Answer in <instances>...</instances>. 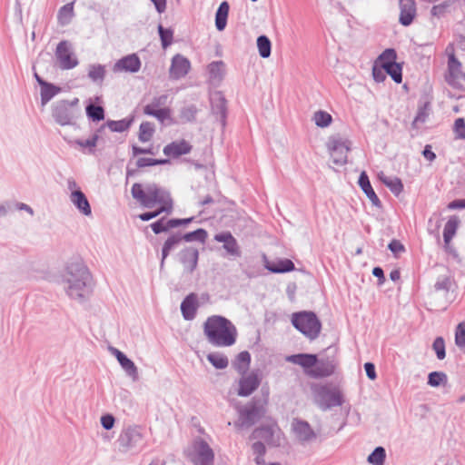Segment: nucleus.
Instances as JSON below:
<instances>
[{
	"label": "nucleus",
	"mask_w": 465,
	"mask_h": 465,
	"mask_svg": "<svg viewBox=\"0 0 465 465\" xmlns=\"http://www.w3.org/2000/svg\"><path fill=\"white\" fill-rule=\"evenodd\" d=\"M62 282L66 294L78 302H84L93 291V276L81 258H72L66 262Z\"/></svg>",
	"instance_id": "f257e3e1"
},
{
	"label": "nucleus",
	"mask_w": 465,
	"mask_h": 465,
	"mask_svg": "<svg viewBox=\"0 0 465 465\" xmlns=\"http://www.w3.org/2000/svg\"><path fill=\"white\" fill-rule=\"evenodd\" d=\"M131 193L133 198L145 208L160 205L161 211H166V213L172 211L173 201L170 193L155 183H149L144 187L138 183H134Z\"/></svg>",
	"instance_id": "f03ea898"
},
{
	"label": "nucleus",
	"mask_w": 465,
	"mask_h": 465,
	"mask_svg": "<svg viewBox=\"0 0 465 465\" xmlns=\"http://www.w3.org/2000/svg\"><path fill=\"white\" fill-rule=\"evenodd\" d=\"M204 334L210 343L217 347H228L235 343L237 331L226 318L211 316L204 323Z\"/></svg>",
	"instance_id": "7ed1b4c3"
},
{
	"label": "nucleus",
	"mask_w": 465,
	"mask_h": 465,
	"mask_svg": "<svg viewBox=\"0 0 465 465\" xmlns=\"http://www.w3.org/2000/svg\"><path fill=\"white\" fill-rule=\"evenodd\" d=\"M78 103V98L72 101L60 100L54 103L52 106V116L55 123L61 126L78 128L76 124V119L80 115Z\"/></svg>",
	"instance_id": "20e7f679"
},
{
	"label": "nucleus",
	"mask_w": 465,
	"mask_h": 465,
	"mask_svg": "<svg viewBox=\"0 0 465 465\" xmlns=\"http://www.w3.org/2000/svg\"><path fill=\"white\" fill-rule=\"evenodd\" d=\"M351 147V141L348 136L340 133L331 134L326 142V148L332 163L339 166L347 163Z\"/></svg>",
	"instance_id": "39448f33"
},
{
	"label": "nucleus",
	"mask_w": 465,
	"mask_h": 465,
	"mask_svg": "<svg viewBox=\"0 0 465 465\" xmlns=\"http://www.w3.org/2000/svg\"><path fill=\"white\" fill-rule=\"evenodd\" d=\"M293 326L310 340L316 339L321 331L322 324L315 313L312 312H301L292 316Z\"/></svg>",
	"instance_id": "423d86ee"
},
{
	"label": "nucleus",
	"mask_w": 465,
	"mask_h": 465,
	"mask_svg": "<svg viewBox=\"0 0 465 465\" xmlns=\"http://www.w3.org/2000/svg\"><path fill=\"white\" fill-rule=\"evenodd\" d=\"M314 401L319 408L326 411L332 407L341 406L343 397L341 391L329 385H318L313 388Z\"/></svg>",
	"instance_id": "0eeeda50"
},
{
	"label": "nucleus",
	"mask_w": 465,
	"mask_h": 465,
	"mask_svg": "<svg viewBox=\"0 0 465 465\" xmlns=\"http://www.w3.org/2000/svg\"><path fill=\"white\" fill-rule=\"evenodd\" d=\"M188 457L194 465H213L214 452L201 438L195 439L188 450Z\"/></svg>",
	"instance_id": "6e6552de"
},
{
	"label": "nucleus",
	"mask_w": 465,
	"mask_h": 465,
	"mask_svg": "<svg viewBox=\"0 0 465 465\" xmlns=\"http://www.w3.org/2000/svg\"><path fill=\"white\" fill-rule=\"evenodd\" d=\"M291 430L294 440L302 446L313 443L318 438L317 432L309 422L299 418H294L292 420Z\"/></svg>",
	"instance_id": "1a4fd4ad"
},
{
	"label": "nucleus",
	"mask_w": 465,
	"mask_h": 465,
	"mask_svg": "<svg viewBox=\"0 0 465 465\" xmlns=\"http://www.w3.org/2000/svg\"><path fill=\"white\" fill-rule=\"evenodd\" d=\"M251 440L261 441L264 447L265 444L275 447L281 444L282 432L277 424L272 423L255 429L251 435Z\"/></svg>",
	"instance_id": "9d476101"
},
{
	"label": "nucleus",
	"mask_w": 465,
	"mask_h": 465,
	"mask_svg": "<svg viewBox=\"0 0 465 465\" xmlns=\"http://www.w3.org/2000/svg\"><path fill=\"white\" fill-rule=\"evenodd\" d=\"M118 443L123 451L138 449L143 444V434L138 427H128L120 434Z\"/></svg>",
	"instance_id": "9b49d317"
},
{
	"label": "nucleus",
	"mask_w": 465,
	"mask_h": 465,
	"mask_svg": "<svg viewBox=\"0 0 465 465\" xmlns=\"http://www.w3.org/2000/svg\"><path fill=\"white\" fill-rule=\"evenodd\" d=\"M55 58L58 67L62 70H70L78 65V59L67 41H62L57 45Z\"/></svg>",
	"instance_id": "f8f14e48"
},
{
	"label": "nucleus",
	"mask_w": 465,
	"mask_h": 465,
	"mask_svg": "<svg viewBox=\"0 0 465 465\" xmlns=\"http://www.w3.org/2000/svg\"><path fill=\"white\" fill-rule=\"evenodd\" d=\"M261 417L260 410L256 406L244 407L239 411V417L234 422V427L241 430L243 428H250Z\"/></svg>",
	"instance_id": "ddd939ff"
},
{
	"label": "nucleus",
	"mask_w": 465,
	"mask_h": 465,
	"mask_svg": "<svg viewBox=\"0 0 465 465\" xmlns=\"http://www.w3.org/2000/svg\"><path fill=\"white\" fill-rule=\"evenodd\" d=\"M110 351L116 358L122 369L132 381L136 382L139 381V371L134 362L116 348L111 347Z\"/></svg>",
	"instance_id": "4468645a"
},
{
	"label": "nucleus",
	"mask_w": 465,
	"mask_h": 465,
	"mask_svg": "<svg viewBox=\"0 0 465 465\" xmlns=\"http://www.w3.org/2000/svg\"><path fill=\"white\" fill-rule=\"evenodd\" d=\"M178 259L183 267L184 272L192 273L198 264V249L193 246L185 247L178 253Z\"/></svg>",
	"instance_id": "2eb2a0df"
},
{
	"label": "nucleus",
	"mask_w": 465,
	"mask_h": 465,
	"mask_svg": "<svg viewBox=\"0 0 465 465\" xmlns=\"http://www.w3.org/2000/svg\"><path fill=\"white\" fill-rule=\"evenodd\" d=\"M141 68V60L135 54H128L119 59L113 66L114 73H137Z\"/></svg>",
	"instance_id": "dca6fc26"
},
{
	"label": "nucleus",
	"mask_w": 465,
	"mask_h": 465,
	"mask_svg": "<svg viewBox=\"0 0 465 465\" xmlns=\"http://www.w3.org/2000/svg\"><path fill=\"white\" fill-rule=\"evenodd\" d=\"M191 68L190 61L182 54H175L169 70L170 78L178 80L184 77Z\"/></svg>",
	"instance_id": "f3484780"
},
{
	"label": "nucleus",
	"mask_w": 465,
	"mask_h": 465,
	"mask_svg": "<svg viewBox=\"0 0 465 465\" xmlns=\"http://www.w3.org/2000/svg\"><path fill=\"white\" fill-rule=\"evenodd\" d=\"M260 382L258 375L253 372L242 375L238 381L237 394L241 397L250 396L259 387Z\"/></svg>",
	"instance_id": "a211bd4d"
},
{
	"label": "nucleus",
	"mask_w": 465,
	"mask_h": 465,
	"mask_svg": "<svg viewBox=\"0 0 465 465\" xmlns=\"http://www.w3.org/2000/svg\"><path fill=\"white\" fill-rule=\"evenodd\" d=\"M286 361L301 366L304 373L309 376V371L317 363V356L315 354L299 353L289 355L285 358Z\"/></svg>",
	"instance_id": "6ab92c4d"
},
{
	"label": "nucleus",
	"mask_w": 465,
	"mask_h": 465,
	"mask_svg": "<svg viewBox=\"0 0 465 465\" xmlns=\"http://www.w3.org/2000/svg\"><path fill=\"white\" fill-rule=\"evenodd\" d=\"M99 135L94 134L90 138L83 139H73L68 135H64V139L74 148L82 151L83 153H93L97 144Z\"/></svg>",
	"instance_id": "aec40b11"
},
{
	"label": "nucleus",
	"mask_w": 465,
	"mask_h": 465,
	"mask_svg": "<svg viewBox=\"0 0 465 465\" xmlns=\"http://www.w3.org/2000/svg\"><path fill=\"white\" fill-rule=\"evenodd\" d=\"M192 145L184 139L177 140L167 144L163 148V153L166 156L177 158L191 152Z\"/></svg>",
	"instance_id": "412c9836"
},
{
	"label": "nucleus",
	"mask_w": 465,
	"mask_h": 465,
	"mask_svg": "<svg viewBox=\"0 0 465 465\" xmlns=\"http://www.w3.org/2000/svg\"><path fill=\"white\" fill-rule=\"evenodd\" d=\"M214 240L219 242H223V248L232 256H240L241 250L237 243L236 239L231 232H225L214 235Z\"/></svg>",
	"instance_id": "4be33fe9"
},
{
	"label": "nucleus",
	"mask_w": 465,
	"mask_h": 465,
	"mask_svg": "<svg viewBox=\"0 0 465 465\" xmlns=\"http://www.w3.org/2000/svg\"><path fill=\"white\" fill-rule=\"evenodd\" d=\"M400 23L405 26L410 25L416 15L414 0H400Z\"/></svg>",
	"instance_id": "5701e85b"
},
{
	"label": "nucleus",
	"mask_w": 465,
	"mask_h": 465,
	"mask_svg": "<svg viewBox=\"0 0 465 465\" xmlns=\"http://www.w3.org/2000/svg\"><path fill=\"white\" fill-rule=\"evenodd\" d=\"M198 306L197 295L195 293L187 295L181 304V312L183 318L187 321L194 319Z\"/></svg>",
	"instance_id": "b1692460"
},
{
	"label": "nucleus",
	"mask_w": 465,
	"mask_h": 465,
	"mask_svg": "<svg viewBox=\"0 0 465 465\" xmlns=\"http://www.w3.org/2000/svg\"><path fill=\"white\" fill-rule=\"evenodd\" d=\"M209 81L215 85H218L224 79L226 74V66L223 61L212 62L208 67Z\"/></svg>",
	"instance_id": "393cba45"
},
{
	"label": "nucleus",
	"mask_w": 465,
	"mask_h": 465,
	"mask_svg": "<svg viewBox=\"0 0 465 465\" xmlns=\"http://www.w3.org/2000/svg\"><path fill=\"white\" fill-rule=\"evenodd\" d=\"M448 71H449V74L446 76V80L450 84L455 85L458 83V81L460 79V77L462 76V73H461V64L455 57L454 54H450L449 55Z\"/></svg>",
	"instance_id": "a878e982"
},
{
	"label": "nucleus",
	"mask_w": 465,
	"mask_h": 465,
	"mask_svg": "<svg viewBox=\"0 0 465 465\" xmlns=\"http://www.w3.org/2000/svg\"><path fill=\"white\" fill-rule=\"evenodd\" d=\"M358 183L371 203L380 208L381 206V201L372 189L369 177L365 172H361L360 174Z\"/></svg>",
	"instance_id": "bb28decb"
},
{
	"label": "nucleus",
	"mask_w": 465,
	"mask_h": 465,
	"mask_svg": "<svg viewBox=\"0 0 465 465\" xmlns=\"http://www.w3.org/2000/svg\"><path fill=\"white\" fill-rule=\"evenodd\" d=\"M193 220V217L186 219H172L167 222H163V220H161L153 223L151 227L153 232L158 234L160 232L167 231L170 228H174L179 225L187 224L191 223Z\"/></svg>",
	"instance_id": "cd10ccee"
},
{
	"label": "nucleus",
	"mask_w": 465,
	"mask_h": 465,
	"mask_svg": "<svg viewBox=\"0 0 465 465\" xmlns=\"http://www.w3.org/2000/svg\"><path fill=\"white\" fill-rule=\"evenodd\" d=\"M212 110L220 119L222 125H225L226 100L221 94H215L212 97Z\"/></svg>",
	"instance_id": "c85d7f7f"
},
{
	"label": "nucleus",
	"mask_w": 465,
	"mask_h": 465,
	"mask_svg": "<svg viewBox=\"0 0 465 465\" xmlns=\"http://www.w3.org/2000/svg\"><path fill=\"white\" fill-rule=\"evenodd\" d=\"M70 202L77 208V210L85 216L92 213L90 203L83 192L69 194Z\"/></svg>",
	"instance_id": "c756f323"
},
{
	"label": "nucleus",
	"mask_w": 465,
	"mask_h": 465,
	"mask_svg": "<svg viewBox=\"0 0 465 465\" xmlns=\"http://www.w3.org/2000/svg\"><path fill=\"white\" fill-rule=\"evenodd\" d=\"M265 268L273 273H283L292 272L295 269L294 263L289 259H281L276 262H265Z\"/></svg>",
	"instance_id": "7c9ffc66"
},
{
	"label": "nucleus",
	"mask_w": 465,
	"mask_h": 465,
	"mask_svg": "<svg viewBox=\"0 0 465 465\" xmlns=\"http://www.w3.org/2000/svg\"><path fill=\"white\" fill-rule=\"evenodd\" d=\"M309 377L318 379L328 377L334 371V365L330 361H320L312 367V371H309Z\"/></svg>",
	"instance_id": "2f4dec72"
},
{
	"label": "nucleus",
	"mask_w": 465,
	"mask_h": 465,
	"mask_svg": "<svg viewBox=\"0 0 465 465\" xmlns=\"http://www.w3.org/2000/svg\"><path fill=\"white\" fill-rule=\"evenodd\" d=\"M453 282L450 272H445L444 273L438 276L434 284V290L439 294L445 296L449 293L452 288Z\"/></svg>",
	"instance_id": "473e14b6"
},
{
	"label": "nucleus",
	"mask_w": 465,
	"mask_h": 465,
	"mask_svg": "<svg viewBox=\"0 0 465 465\" xmlns=\"http://www.w3.org/2000/svg\"><path fill=\"white\" fill-rule=\"evenodd\" d=\"M251 450L256 465H282L280 462H271L265 460L264 454L266 452V448L261 441H254L251 445Z\"/></svg>",
	"instance_id": "72a5a7b5"
},
{
	"label": "nucleus",
	"mask_w": 465,
	"mask_h": 465,
	"mask_svg": "<svg viewBox=\"0 0 465 465\" xmlns=\"http://www.w3.org/2000/svg\"><path fill=\"white\" fill-rule=\"evenodd\" d=\"M229 9V4L226 1L219 5L215 14V26L218 31H223L226 27Z\"/></svg>",
	"instance_id": "f704fd0d"
},
{
	"label": "nucleus",
	"mask_w": 465,
	"mask_h": 465,
	"mask_svg": "<svg viewBox=\"0 0 465 465\" xmlns=\"http://www.w3.org/2000/svg\"><path fill=\"white\" fill-rule=\"evenodd\" d=\"M380 180L385 184L392 193L398 196L403 190V184L398 177L387 176L383 173L379 175Z\"/></svg>",
	"instance_id": "c9c22d12"
},
{
	"label": "nucleus",
	"mask_w": 465,
	"mask_h": 465,
	"mask_svg": "<svg viewBox=\"0 0 465 465\" xmlns=\"http://www.w3.org/2000/svg\"><path fill=\"white\" fill-rule=\"evenodd\" d=\"M312 121L314 124L319 128H327L329 127L332 122V116L324 110H317L313 113Z\"/></svg>",
	"instance_id": "e433bc0d"
},
{
	"label": "nucleus",
	"mask_w": 465,
	"mask_h": 465,
	"mask_svg": "<svg viewBox=\"0 0 465 465\" xmlns=\"http://www.w3.org/2000/svg\"><path fill=\"white\" fill-rule=\"evenodd\" d=\"M60 92L61 88L53 84H43V86L41 87L40 91L41 104L45 106L52 98H54Z\"/></svg>",
	"instance_id": "4c0bfd02"
},
{
	"label": "nucleus",
	"mask_w": 465,
	"mask_h": 465,
	"mask_svg": "<svg viewBox=\"0 0 465 465\" xmlns=\"http://www.w3.org/2000/svg\"><path fill=\"white\" fill-rule=\"evenodd\" d=\"M459 225V219L456 216H452L446 223L444 230H443V239L446 247L449 246L451 239L456 233L457 228Z\"/></svg>",
	"instance_id": "58836bf2"
},
{
	"label": "nucleus",
	"mask_w": 465,
	"mask_h": 465,
	"mask_svg": "<svg viewBox=\"0 0 465 465\" xmlns=\"http://www.w3.org/2000/svg\"><path fill=\"white\" fill-rule=\"evenodd\" d=\"M74 15V3H69L62 6L57 15L58 23L61 25H67Z\"/></svg>",
	"instance_id": "ea45409f"
},
{
	"label": "nucleus",
	"mask_w": 465,
	"mask_h": 465,
	"mask_svg": "<svg viewBox=\"0 0 465 465\" xmlns=\"http://www.w3.org/2000/svg\"><path fill=\"white\" fill-rule=\"evenodd\" d=\"M183 241L181 235H172L170 236L165 242L163 243V249H162V261H161V266H163L164 260L169 255V252L174 249L181 242Z\"/></svg>",
	"instance_id": "a19ab883"
},
{
	"label": "nucleus",
	"mask_w": 465,
	"mask_h": 465,
	"mask_svg": "<svg viewBox=\"0 0 465 465\" xmlns=\"http://www.w3.org/2000/svg\"><path fill=\"white\" fill-rule=\"evenodd\" d=\"M207 360L216 369H225L229 361L225 355L220 352H212L207 355Z\"/></svg>",
	"instance_id": "79ce46f5"
},
{
	"label": "nucleus",
	"mask_w": 465,
	"mask_h": 465,
	"mask_svg": "<svg viewBox=\"0 0 465 465\" xmlns=\"http://www.w3.org/2000/svg\"><path fill=\"white\" fill-rule=\"evenodd\" d=\"M257 48L261 57L268 58L271 55L272 44L266 35H260L257 38Z\"/></svg>",
	"instance_id": "37998d69"
},
{
	"label": "nucleus",
	"mask_w": 465,
	"mask_h": 465,
	"mask_svg": "<svg viewBox=\"0 0 465 465\" xmlns=\"http://www.w3.org/2000/svg\"><path fill=\"white\" fill-rule=\"evenodd\" d=\"M447 382L448 377L442 371H432L428 376V384L430 387L446 386Z\"/></svg>",
	"instance_id": "c03bdc74"
},
{
	"label": "nucleus",
	"mask_w": 465,
	"mask_h": 465,
	"mask_svg": "<svg viewBox=\"0 0 465 465\" xmlns=\"http://www.w3.org/2000/svg\"><path fill=\"white\" fill-rule=\"evenodd\" d=\"M105 76V69L101 64H91L88 70V77L95 83H102Z\"/></svg>",
	"instance_id": "a18cd8bd"
},
{
	"label": "nucleus",
	"mask_w": 465,
	"mask_h": 465,
	"mask_svg": "<svg viewBox=\"0 0 465 465\" xmlns=\"http://www.w3.org/2000/svg\"><path fill=\"white\" fill-rule=\"evenodd\" d=\"M386 459V451L383 447H377L368 456L367 460L371 465H383Z\"/></svg>",
	"instance_id": "49530a36"
},
{
	"label": "nucleus",
	"mask_w": 465,
	"mask_h": 465,
	"mask_svg": "<svg viewBox=\"0 0 465 465\" xmlns=\"http://www.w3.org/2000/svg\"><path fill=\"white\" fill-rule=\"evenodd\" d=\"M134 121V117L122 119L119 121H108L107 126L112 132H124L126 131Z\"/></svg>",
	"instance_id": "de8ad7c7"
},
{
	"label": "nucleus",
	"mask_w": 465,
	"mask_h": 465,
	"mask_svg": "<svg viewBox=\"0 0 465 465\" xmlns=\"http://www.w3.org/2000/svg\"><path fill=\"white\" fill-rule=\"evenodd\" d=\"M251 356L248 351H242L238 354L235 362L233 363L234 368L240 373H243L249 367Z\"/></svg>",
	"instance_id": "09e8293b"
},
{
	"label": "nucleus",
	"mask_w": 465,
	"mask_h": 465,
	"mask_svg": "<svg viewBox=\"0 0 465 465\" xmlns=\"http://www.w3.org/2000/svg\"><path fill=\"white\" fill-rule=\"evenodd\" d=\"M154 133V126L150 122L142 123L139 128V140L141 142H148Z\"/></svg>",
	"instance_id": "8fccbe9b"
},
{
	"label": "nucleus",
	"mask_w": 465,
	"mask_h": 465,
	"mask_svg": "<svg viewBox=\"0 0 465 465\" xmlns=\"http://www.w3.org/2000/svg\"><path fill=\"white\" fill-rule=\"evenodd\" d=\"M396 52L394 49H386L377 59L375 64L381 65V67L387 66V64H391L395 63L396 61Z\"/></svg>",
	"instance_id": "3c124183"
},
{
	"label": "nucleus",
	"mask_w": 465,
	"mask_h": 465,
	"mask_svg": "<svg viewBox=\"0 0 465 465\" xmlns=\"http://www.w3.org/2000/svg\"><path fill=\"white\" fill-rule=\"evenodd\" d=\"M385 69L386 74H388L394 82L397 84L401 83L402 75H401V66L396 62L391 64H387V66L383 67Z\"/></svg>",
	"instance_id": "603ef678"
},
{
	"label": "nucleus",
	"mask_w": 465,
	"mask_h": 465,
	"mask_svg": "<svg viewBox=\"0 0 465 465\" xmlns=\"http://www.w3.org/2000/svg\"><path fill=\"white\" fill-rule=\"evenodd\" d=\"M167 100H168L167 94H162L157 97H154L151 101V103H149L148 104H146L144 106L143 112L163 109V107H162V106H164L166 104Z\"/></svg>",
	"instance_id": "864d4df0"
},
{
	"label": "nucleus",
	"mask_w": 465,
	"mask_h": 465,
	"mask_svg": "<svg viewBox=\"0 0 465 465\" xmlns=\"http://www.w3.org/2000/svg\"><path fill=\"white\" fill-rule=\"evenodd\" d=\"M181 236L185 242L199 241L203 243L207 238V232L203 229H197L194 232H191Z\"/></svg>",
	"instance_id": "5fc2aeb1"
},
{
	"label": "nucleus",
	"mask_w": 465,
	"mask_h": 465,
	"mask_svg": "<svg viewBox=\"0 0 465 465\" xmlns=\"http://www.w3.org/2000/svg\"><path fill=\"white\" fill-rule=\"evenodd\" d=\"M455 344L465 352V322H460L456 328Z\"/></svg>",
	"instance_id": "6e6d98bb"
},
{
	"label": "nucleus",
	"mask_w": 465,
	"mask_h": 465,
	"mask_svg": "<svg viewBox=\"0 0 465 465\" xmlns=\"http://www.w3.org/2000/svg\"><path fill=\"white\" fill-rule=\"evenodd\" d=\"M143 113L147 115L155 117L161 123H163L165 120L171 119V109L168 107H163V109L148 111Z\"/></svg>",
	"instance_id": "4d7b16f0"
},
{
	"label": "nucleus",
	"mask_w": 465,
	"mask_h": 465,
	"mask_svg": "<svg viewBox=\"0 0 465 465\" xmlns=\"http://www.w3.org/2000/svg\"><path fill=\"white\" fill-rule=\"evenodd\" d=\"M86 114L88 117L92 118L94 121H101L104 118L103 107L95 106L94 104H89L86 107Z\"/></svg>",
	"instance_id": "13d9d810"
},
{
	"label": "nucleus",
	"mask_w": 465,
	"mask_h": 465,
	"mask_svg": "<svg viewBox=\"0 0 465 465\" xmlns=\"http://www.w3.org/2000/svg\"><path fill=\"white\" fill-rule=\"evenodd\" d=\"M432 348L439 360H443L445 358V342L442 337H438L434 340Z\"/></svg>",
	"instance_id": "bf43d9fd"
},
{
	"label": "nucleus",
	"mask_w": 465,
	"mask_h": 465,
	"mask_svg": "<svg viewBox=\"0 0 465 465\" xmlns=\"http://www.w3.org/2000/svg\"><path fill=\"white\" fill-rule=\"evenodd\" d=\"M158 32L160 35V38L162 41V45L163 48H166L171 45L173 40V31L170 29H164L163 25H158Z\"/></svg>",
	"instance_id": "052dcab7"
},
{
	"label": "nucleus",
	"mask_w": 465,
	"mask_h": 465,
	"mask_svg": "<svg viewBox=\"0 0 465 465\" xmlns=\"http://www.w3.org/2000/svg\"><path fill=\"white\" fill-rule=\"evenodd\" d=\"M196 108L193 105L185 106L181 110L180 118L183 122H192L194 120Z\"/></svg>",
	"instance_id": "680f3d73"
},
{
	"label": "nucleus",
	"mask_w": 465,
	"mask_h": 465,
	"mask_svg": "<svg viewBox=\"0 0 465 465\" xmlns=\"http://www.w3.org/2000/svg\"><path fill=\"white\" fill-rule=\"evenodd\" d=\"M454 133L457 139H465V121L458 118L454 123Z\"/></svg>",
	"instance_id": "e2e57ef3"
},
{
	"label": "nucleus",
	"mask_w": 465,
	"mask_h": 465,
	"mask_svg": "<svg viewBox=\"0 0 465 465\" xmlns=\"http://www.w3.org/2000/svg\"><path fill=\"white\" fill-rule=\"evenodd\" d=\"M168 163V160H156V159H151V158H139L137 160V166L138 167H145V166H153V165H158V164H164Z\"/></svg>",
	"instance_id": "0e129e2a"
},
{
	"label": "nucleus",
	"mask_w": 465,
	"mask_h": 465,
	"mask_svg": "<svg viewBox=\"0 0 465 465\" xmlns=\"http://www.w3.org/2000/svg\"><path fill=\"white\" fill-rule=\"evenodd\" d=\"M388 248L394 254L395 257H398L401 253L405 252L404 245L398 240H392Z\"/></svg>",
	"instance_id": "69168bd1"
},
{
	"label": "nucleus",
	"mask_w": 465,
	"mask_h": 465,
	"mask_svg": "<svg viewBox=\"0 0 465 465\" xmlns=\"http://www.w3.org/2000/svg\"><path fill=\"white\" fill-rule=\"evenodd\" d=\"M385 74H386V72L383 67H381V65H379L377 64H374V66L372 68V75L376 82H378V83L382 82L386 78Z\"/></svg>",
	"instance_id": "338daca9"
},
{
	"label": "nucleus",
	"mask_w": 465,
	"mask_h": 465,
	"mask_svg": "<svg viewBox=\"0 0 465 465\" xmlns=\"http://www.w3.org/2000/svg\"><path fill=\"white\" fill-rule=\"evenodd\" d=\"M114 418L111 414H106L101 417V424L104 429L111 430L114 425Z\"/></svg>",
	"instance_id": "774afa93"
}]
</instances>
